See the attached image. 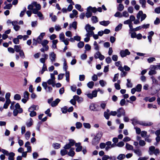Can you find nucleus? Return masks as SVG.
I'll list each match as a JSON object with an SVG mask.
<instances>
[{
	"label": "nucleus",
	"mask_w": 160,
	"mask_h": 160,
	"mask_svg": "<svg viewBox=\"0 0 160 160\" xmlns=\"http://www.w3.org/2000/svg\"><path fill=\"white\" fill-rule=\"evenodd\" d=\"M85 29L87 33L85 35V36L87 37L84 39V41L87 42L90 40V37L92 36L93 34V31L95 29V28L93 27H92L90 24H88L85 26Z\"/></svg>",
	"instance_id": "nucleus-1"
},
{
	"label": "nucleus",
	"mask_w": 160,
	"mask_h": 160,
	"mask_svg": "<svg viewBox=\"0 0 160 160\" xmlns=\"http://www.w3.org/2000/svg\"><path fill=\"white\" fill-rule=\"evenodd\" d=\"M102 135L103 133L101 131H99L92 139V144L94 145H97L99 143Z\"/></svg>",
	"instance_id": "nucleus-2"
},
{
	"label": "nucleus",
	"mask_w": 160,
	"mask_h": 160,
	"mask_svg": "<svg viewBox=\"0 0 160 160\" xmlns=\"http://www.w3.org/2000/svg\"><path fill=\"white\" fill-rule=\"evenodd\" d=\"M131 121H132V123L134 125H136L137 124H139L143 126H147L148 125V123H146L143 121L138 120L136 118H134L132 119Z\"/></svg>",
	"instance_id": "nucleus-3"
},
{
	"label": "nucleus",
	"mask_w": 160,
	"mask_h": 160,
	"mask_svg": "<svg viewBox=\"0 0 160 160\" xmlns=\"http://www.w3.org/2000/svg\"><path fill=\"white\" fill-rule=\"evenodd\" d=\"M160 90V87L159 85H156V86L153 85L151 88V95H154L156 94Z\"/></svg>",
	"instance_id": "nucleus-4"
},
{
	"label": "nucleus",
	"mask_w": 160,
	"mask_h": 160,
	"mask_svg": "<svg viewBox=\"0 0 160 160\" xmlns=\"http://www.w3.org/2000/svg\"><path fill=\"white\" fill-rule=\"evenodd\" d=\"M89 108L91 110L93 111H97L100 110L99 106L93 103L90 104Z\"/></svg>",
	"instance_id": "nucleus-5"
},
{
	"label": "nucleus",
	"mask_w": 160,
	"mask_h": 160,
	"mask_svg": "<svg viewBox=\"0 0 160 160\" xmlns=\"http://www.w3.org/2000/svg\"><path fill=\"white\" fill-rule=\"evenodd\" d=\"M146 17V15L145 14H143L142 11H140L138 13L137 16V18L138 19L141 18V22H142Z\"/></svg>",
	"instance_id": "nucleus-6"
},
{
	"label": "nucleus",
	"mask_w": 160,
	"mask_h": 160,
	"mask_svg": "<svg viewBox=\"0 0 160 160\" xmlns=\"http://www.w3.org/2000/svg\"><path fill=\"white\" fill-rule=\"evenodd\" d=\"M42 85L46 92H51L52 91V88L50 86H48L47 82H43L42 83Z\"/></svg>",
	"instance_id": "nucleus-7"
},
{
	"label": "nucleus",
	"mask_w": 160,
	"mask_h": 160,
	"mask_svg": "<svg viewBox=\"0 0 160 160\" xmlns=\"http://www.w3.org/2000/svg\"><path fill=\"white\" fill-rule=\"evenodd\" d=\"M160 152V151L158 148H155L154 146H151V155L154 154L156 156L158 155Z\"/></svg>",
	"instance_id": "nucleus-8"
},
{
	"label": "nucleus",
	"mask_w": 160,
	"mask_h": 160,
	"mask_svg": "<svg viewBox=\"0 0 160 160\" xmlns=\"http://www.w3.org/2000/svg\"><path fill=\"white\" fill-rule=\"evenodd\" d=\"M117 116L118 117H120L122 115H125V112L124 109L122 108H121L118 109L117 111Z\"/></svg>",
	"instance_id": "nucleus-9"
},
{
	"label": "nucleus",
	"mask_w": 160,
	"mask_h": 160,
	"mask_svg": "<svg viewBox=\"0 0 160 160\" xmlns=\"http://www.w3.org/2000/svg\"><path fill=\"white\" fill-rule=\"evenodd\" d=\"M120 54L121 56L123 58L126 57L127 55H130V52L128 49H126L124 50H121L120 52Z\"/></svg>",
	"instance_id": "nucleus-10"
},
{
	"label": "nucleus",
	"mask_w": 160,
	"mask_h": 160,
	"mask_svg": "<svg viewBox=\"0 0 160 160\" xmlns=\"http://www.w3.org/2000/svg\"><path fill=\"white\" fill-rule=\"evenodd\" d=\"M94 57L95 59L99 58L100 60H102L105 58V57L98 51L95 54Z\"/></svg>",
	"instance_id": "nucleus-11"
},
{
	"label": "nucleus",
	"mask_w": 160,
	"mask_h": 160,
	"mask_svg": "<svg viewBox=\"0 0 160 160\" xmlns=\"http://www.w3.org/2000/svg\"><path fill=\"white\" fill-rule=\"evenodd\" d=\"M18 23V22L17 21H13L12 22V24L13 26V28L16 31H18L20 28V26L17 24Z\"/></svg>",
	"instance_id": "nucleus-12"
},
{
	"label": "nucleus",
	"mask_w": 160,
	"mask_h": 160,
	"mask_svg": "<svg viewBox=\"0 0 160 160\" xmlns=\"http://www.w3.org/2000/svg\"><path fill=\"white\" fill-rule=\"evenodd\" d=\"M87 97L90 99H92L93 98L96 97L97 96V92L96 90L92 91V93L87 94Z\"/></svg>",
	"instance_id": "nucleus-13"
},
{
	"label": "nucleus",
	"mask_w": 160,
	"mask_h": 160,
	"mask_svg": "<svg viewBox=\"0 0 160 160\" xmlns=\"http://www.w3.org/2000/svg\"><path fill=\"white\" fill-rule=\"evenodd\" d=\"M56 58V55L53 52H52L49 54V58L51 62H54Z\"/></svg>",
	"instance_id": "nucleus-14"
},
{
	"label": "nucleus",
	"mask_w": 160,
	"mask_h": 160,
	"mask_svg": "<svg viewBox=\"0 0 160 160\" xmlns=\"http://www.w3.org/2000/svg\"><path fill=\"white\" fill-rule=\"evenodd\" d=\"M87 11L89 13H95L97 11V8L96 7H92L90 6L87 9Z\"/></svg>",
	"instance_id": "nucleus-15"
},
{
	"label": "nucleus",
	"mask_w": 160,
	"mask_h": 160,
	"mask_svg": "<svg viewBox=\"0 0 160 160\" xmlns=\"http://www.w3.org/2000/svg\"><path fill=\"white\" fill-rule=\"evenodd\" d=\"M75 146L76 147V152H79L82 151V146L81 145V143H76L75 144Z\"/></svg>",
	"instance_id": "nucleus-16"
},
{
	"label": "nucleus",
	"mask_w": 160,
	"mask_h": 160,
	"mask_svg": "<svg viewBox=\"0 0 160 160\" xmlns=\"http://www.w3.org/2000/svg\"><path fill=\"white\" fill-rule=\"evenodd\" d=\"M39 109V107L37 105H32L28 109V111H34V110H38Z\"/></svg>",
	"instance_id": "nucleus-17"
},
{
	"label": "nucleus",
	"mask_w": 160,
	"mask_h": 160,
	"mask_svg": "<svg viewBox=\"0 0 160 160\" xmlns=\"http://www.w3.org/2000/svg\"><path fill=\"white\" fill-rule=\"evenodd\" d=\"M46 82H47V84L48 83L49 85H51L53 87H54L55 86V80H53L52 79H49Z\"/></svg>",
	"instance_id": "nucleus-18"
},
{
	"label": "nucleus",
	"mask_w": 160,
	"mask_h": 160,
	"mask_svg": "<svg viewBox=\"0 0 160 160\" xmlns=\"http://www.w3.org/2000/svg\"><path fill=\"white\" fill-rule=\"evenodd\" d=\"M60 100L58 98L56 99L55 101L52 102L51 105L52 107H54L56 106L58 103L60 102Z\"/></svg>",
	"instance_id": "nucleus-19"
},
{
	"label": "nucleus",
	"mask_w": 160,
	"mask_h": 160,
	"mask_svg": "<svg viewBox=\"0 0 160 160\" xmlns=\"http://www.w3.org/2000/svg\"><path fill=\"white\" fill-rule=\"evenodd\" d=\"M45 34V32H42L40 34V35L38 38V43H41V40L43 39V37Z\"/></svg>",
	"instance_id": "nucleus-20"
},
{
	"label": "nucleus",
	"mask_w": 160,
	"mask_h": 160,
	"mask_svg": "<svg viewBox=\"0 0 160 160\" xmlns=\"http://www.w3.org/2000/svg\"><path fill=\"white\" fill-rule=\"evenodd\" d=\"M133 151L138 156H140L142 155V152L139 149H134Z\"/></svg>",
	"instance_id": "nucleus-21"
},
{
	"label": "nucleus",
	"mask_w": 160,
	"mask_h": 160,
	"mask_svg": "<svg viewBox=\"0 0 160 160\" xmlns=\"http://www.w3.org/2000/svg\"><path fill=\"white\" fill-rule=\"evenodd\" d=\"M109 23L110 22L109 21H103L99 22V23L100 25L104 26H107Z\"/></svg>",
	"instance_id": "nucleus-22"
},
{
	"label": "nucleus",
	"mask_w": 160,
	"mask_h": 160,
	"mask_svg": "<svg viewBox=\"0 0 160 160\" xmlns=\"http://www.w3.org/2000/svg\"><path fill=\"white\" fill-rule=\"evenodd\" d=\"M14 50L17 52H18L21 51V47L20 45H15L14 46Z\"/></svg>",
	"instance_id": "nucleus-23"
},
{
	"label": "nucleus",
	"mask_w": 160,
	"mask_h": 160,
	"mask_svg": "<svg viewBox=\"0 0 160 160\" xmlns=\"http://www.w3.org/2000/svg\"><path fill=\"white\" fill-rule=\"evenodd\" d=\"M15 107L16 108L15 109H18L19 110V113H21L22 112L23 110L22 109L20 108V106L19 105V104L18 103H17L15 105Z\"/></svg>",
	"instance_id": "nucleus-24"
},
{
	"label": "nucleus",
	"mask_w": 160,
	"mask_h": 160,
	"mask_svg": "<svg viewBox=\"0 0 160 160\" xmlns=\"http://www.w3.org/2000/svg\"><path fill=\"white\" fill-rule=\"evenodd\" d=\"M125 147L126 149L128 150H133V147L132 146L130 145V144L126 143V144Z\"/></svg>",
	"instance_id": "nucleus-25"
},
{
	"label": "nucleus",
	"mask_w": 160,
	"mask_h": 160,
	"mask_svg": "<svg viewBox=\"0 0 160 160\" xmlns=\"http://www.w3.org/2000/svg\"><path fill=\"white\" fill-rule=\"evenodd\" d=\"M15 155V154L13 152H10L9 155H8V160H14V157Z\"/></svg>",
	"instance_id": "nucleus-26"
},
{
	"label": "nucleus",
	"mask_w": 160,
	"mask_h": 160,
	"mask_svg": "<svg viewBox=\"0 0 160 160\" xmlns=\"http://www.w3.org/2000/svg\"><path fill=\"white\" fill-rule=\"evenodd\" d=\"M32 4L34 7H35L36 9L40 10L41 8V5L40 4L37 3V2H32Z\"/></svg>",
	"instance_id": "nucleus-27"
},
{
	"label": "nucleus",
	"mask_w": 160,
	"mask_h": 160,
	"mask_svg": "<svg viewBox=\"0 0 160 160\" xmlns=\"http://www.w3.org/2000/svg\"><path fill=\"white\" fill-rule=\"evenodd\" d=\"M124 7L123 5L121 3H120L117 7L118 10L119 11H122L123 10Z\"/></svg>",
	"instance_id": "nucleus-28"
},
{
	"label": "nucleus",
	"mask_w": 160,
	"mask_h": 160,
	"mask_svg": "<svg viewBox=\"0 0 160 160\" xmlns=\"http://www.w3.org/2000/svg\"><path fill=\"white\" fill-rule=\"evenodd\" d=\"M48 69L47 68V66L45 64H43V66L42 67V69L41 71L40 72L41 74H42L43 73L44 71H47Z\"/></svg>",
	"instance_id": "nucleus-29"
},
{
	"label": "nucleus",
	"mask_w": 160,
	"mask_h": 160,
	"mask_svg": "<svg viewBox=\"0 0 160 160\" xmlns=\"http://www.w3.org/2000/svg\"><path fill=\"white\" fill-rule=\"evenodd\" d=\"M91 20L93 23H95L98 22V18L96 16H93L91 18Z\"/></svg>",
	"instance_id": "nucleus-30"
},
{
	"label": "nucleus",
	"mask_w": 160,
	"mask_h": 160,
	"mask_svg": "<svg viewBox=\"0 0 160 160\" xmlns=\"http://www.w3.org/2000/svg\"><path fill=\"white\" fill-rule=\"evenodd\" d=\"M151 78H152V84L153 85L156 86V85H158V81L157 80L155 79L153 77H151Z\"/></svg>",
	"instance_id": "nucleus-31"
},
{
	"label": "nucleus",
	"mask_w": 160,
	"mask_h": 160,
	"mask_svg": "<svg viewBox=\"0 0 160 160\" xmlns=\"http://www.w3.org/2000/svg\"><path fill=\"white\" fill-rule=\"evenodd\" d=\"M127 83L126 85L128 88H131L132 87V84L131 82V80L129 79H127Z\"/></svg>",
	"instance_id": "nucleus-32"
},
{
	"label": "nucleus",
	"mask_w": 160,
	"mask_h": 160,
	"mask_svg": "<svg viewBox=\"0 0 160 160\" xmlns=\"http://www.w3.org/2000/svg\"><path fill=\"white\" fill-rule=\"evenodd\" d=\"M94 49L98 51L99 50V47L96 41H95L93 43Z\"/></svg>",
	"instance_id": "nucleus-33"
},
{
	"label": "nucleus",
	"mask_w": 160,
	"mask_h": 160,
	"mask_svg": "<svg viewBox=\"0 0 160 160\" xmlns=\"http://www.w3.org/2000/svg\"><path fill=\"white\" fill-rule=\"evenodd\" d=\"M75 7L76 9L80 12H82L83 11V9L81 8V6L80 4H76L75 5Z\"/></svg>",
	"instance_id": "nucleus-34"
},
{
	"label": "nucleus",
	"mask_w": 160,
	"mask_h": 160,
	"mask_svg": "<svg viewBox=\"0 0 160 160\" xmlns=\"http://www.w3.org/2000/svg\"><path fill=\"white\" fill-rule=\"evenodd\" d=\"M139 2L142 5V7L143 8L145 7V4L146 3L145 0H139Z\"/></svg>",
	"instance_id": "nucleus-35"
},
{
	"label": "nucleus",
	"mask_w": 160,
	"mask_h": 160,
	"mask_svg": "<svg viewBox=\"0 0 160 160\" xmlns=\"http://www.w3.org/2000/svg\"><path fill=\"white\" fill-rule=\"evenodd\" d=\"M68 154L70 156L73 157L75 155V152L72 150V149H71L68 153Z\"/></svg>",
	"instance_id": "nucleus-36"
},
{
	"label": "nucleus",
	"mask_w": 160,
	"mask_h": 160,
	"mask_svg": "<svg viewBox=\"0 0 160 160\" xmlns=\"http://www.w3.org/2000/svg\"><path fill=\"white\" fill-rule=\"evenodd\" d=\"M142 88V85L141 84H138L137 85L135 88L137 92H140Z\"/></svg>",
	"instance_id": "nucleus-37"
},
{
	"label": "nucleus",
	"mask_w": 160,
	"mask_h": 160,
	"mask_svg": "<svg viewBox=\"0 0 160 160\" xmlns=\"http://www.w3.org/2000/svg\"><path fill=\"white\" fill-rule=\"evenodd\" d=\"M50 17H51L52 21L53 22H55L57 19V17L55 15L53 16V13H51L50 14Z\"/></svg>",
	"instance_id": "nucleus-38"
},
{
	"label": "nucleus",
	"mask_w": 160,
	"mask_h": 160,
	"mask_svg": "<svg viewBox=\"0 0 160 160\" xmlns=\"http://www.w3.org/2000/svg\"><path fill=\"white\" fill-rule=\"evenodd\" d=\"M125 155L124 154H120L117 157V158L119 160H122L125 158Z\"/></svg>",
	"instance_id": "nucleus-39"
},
{
	"label": "nucleus",
	"mask_w": 160,
	"mask_h": 160,
	"mask_svg": "<svg viewBox=\"0 0 160 160\" xmlns=\"http://www.w3.org/2000/svg\"><path fill=\"white\" fill-rule=\"evenodd\" d=\"M70 74L69 72H66L65 73L66 80L67 81L69 82V81Z\"/></svg>",
	"instance_id": "nucleus-40"
},
{
	"label": "nucleus",
	"mask_w": 160,
	"mask_h": 160,
	"mask_svg": "<svg viewBox=\"0 0 160 160\" xmlns=\"http://www.w3.org/2000/svg\"><path fill=\"white\" fill-rule=\"evenodd\" d=\"M94 83L93 82H90L87 83V86L89 88H92L94 86Z\"/></svg>",
	"instance_id": "nucleus-41"
},
{
	"label": "nucleus",
	"mask_w": 160,
	"mask_h": 160,
	"mask_svg": "<svg viewBox=\"0 0 160 160\" xmlns=\"http://www.w3.org/2000/svg\"><path fill=\"white\" fill-rule=\"evenodd\" d=\"M48 41L47 40H44L42 42L41 40V43H39L41 44L43 47L47 45V44L48 43Z\"/></svg>",
	"instance_id": "nucleus-42"
},
{
	"label": "nucleus",
	"mask_w": 160,
	"mask_h": 160,
	"mask_svg": "<svg viewBox=\"0 0 160 160\" xmlns=\"http://www.w3.org/2000/svg\"><path fill=\"white\" fill-rule=\"evenodd\" d=\"M33 120L32 118H30V122H27L26 125L27 127H31L32 124Z\"/></svg>",
	"instance_id": "nucleus-43"
},
{
	"label": "nucleus",
	"mask_w": 160,
	"mask_h": 160,
	"mask_svg": "<svg viewBox=\"0 0 160 160\" xmlns=\"http://www.w3.org/2000/svg\"><path fill=\"white\" fill-rule=\"evenodd\" d=\"M76 128L77 129L81 128L82 127V123L80 122H77L76 123Z\"/></svg>",
	"instance_id": "nucleus-44"
},
{
	"label": "nucleus",
	"mask_w": 160,
	"mask_h": 160,
	"mask_svg": "<svg viewBox=\"0 0 160 160\" xmlns=\"http://www.w3.org/2000/svg\"><path fill=\"white\" fill-rule=\"evenodd\" d=\"M14 100H19L21 99V96L18 94H16L14 97Z\"/></svg>",
	"instance_id": "nucleus-45"
},
{
	"label": "nucleus",
	"mask_w": 160,
	"mask_h": 160,
	"mask_svg": "<svg viewBox=\"0 0 160 160\" xmlns=\"http://www.w3.org/2000/svg\"><path fill=\"white\" fill-rule=\"evenodd\" d=\"M30 135L31 133L29 131L26 132L25 134V137L27 140H28L29 138Z\"/></svg>",
	"instance_id": "nucleus-46"
},
{
	"label": "nucleus",
	"mask_w": 160,
	"mask_h": 160,
	"mask_svg": "<svg viewBox=\"0 0 160 160\" xmlns=\"http://www.w3.org/2000/svg\"><path fill=\"white\" fill-rule=\"evenodd\" d=\"M18 52H19L20 56L22 58L24 59L25 58V56L24 52L22 50Z\"/></svg>",
	"instance_id": "nucleus-47"
},
{
	"label": "nucleus",
	"mask_w": 160,
	"mask_h": 160,
	"mask_svg": "<svg viewBox=\"0 0 160 160\" xmlns=\"http://www.w3.org/2000/svg\"><path fill=\"white\" fill-rule=\"evenodd\" d=\"M28 112H30L29 115L31 117H33L37 115L36 112L34 111H28Z\"/></svg>",
	"instance_id": "nucleus-48"
},
{
	"label": "nucleus",
	"mask_w": 160,
	"mask_h": 160,
	"mask_svg": "<svg viewBox=\"0 0 160 160\" xmlns=\"http://www.w3.org/2000/svg\"><path fill=\"white\" fill-rule=\"evenodd\" d=\"M114 16L116 17H119L120 18L122 17V14L119 12H117L114 14Z\"/></svg>",
	"instance_id": "nucleus-49"
},
{
	"label": "nucleus",
	"mask_w": 160,
	"mask_h": 160,
	"mask_svg": "<svg viewBox=\"0 0 160 160\" xmlns=\"http://www.w3.org/2000/svg\"><path fill=\"white\" fill-rule=\"evenodd\" d=\"M11 102L8 101H6L5 103H4L3 105V108L7 109L8 108V107L10 103Z\"/></svg>",
	"instance_id": "nucleus-50"
},
{
	"label": "nucleus",
	"mask_w": 160,
	"mask_h": 160,
	"mask_svg": "<svg viewBox=\"0 0 160 160\" xmlns=\"http://www.w3.org/2000/svg\"><path fill=\"white\" fill-rule=\"evenodd\" d=\"M99 84H100V85L102 87H104L105 86V85L107 84L106 82H105V81H104L103 80H100L99 81Z\"/></svg>",
	"instance_id": "nucleus-51"
},
{
	"label": "nucleus",
	"mask_w": 160,
	"mask_h": 160,
	"mask_svg": "<svg viewBox=\"0 0 160 160\" xmlns=\"http://www.w3.org/2000/svg\"><path fill=\"white\" fill-rule=\"evenodd\" d=\"M59 37L61 41L65 39V36L63 32H62L59 34Z\"/></svg>",
	"instance_id": "nucleus-52"
},
{
	"label": "nucleus",
	"mask_w": 160,
	"mask_h": 160,
	"mask_svg": "<svg viewBox=\"0 0 160 160\" xmlns=\"http://www.w3.org/2000/svg\"><path fill=\"white\" fill-rule=\"evenodd\" d=\"M122 24H119L118 26H117L115 28V31L116 32H117L120 30L122 28Z\"/></svg>",
	"instance_id": "nucleus-53"
},
{
	"label": "nucleus",
	"mask_w": 160,
	"mask_h": 160,
	"mask_svg": "<svg viewBox=\"0 0 160 160\" xmlns=\"http://www.w3.org/2000/svg\"><path fill=\"white\" fill-rule=\"evenodd\" d=\"M84 46V43L83 42L80 41L78 44V47L79 48H82Z\"/></svg>",
	"instance_id": "nucleus-54"
},
{
	"label": "nucleus",
	"mask_w": 160,
	"mask_h": 160,
	"mask_svg": "<svg viewBox=\"0 0 160 160\" xmlns=\"http://www.w3.org/2000/svg\"><path fill=\"white\" fill-rule=\"evenodd\" d=\"M10 96V93L9 92L7 93L5 95V98L6 100L8 101L11 102L9 98Z\"/></svg>",
	"instance_id": "nucleus-55"
},
{
	"label": "nucleus",
	"mask_w": 160,
	"mask_h": 160,
	"mask_svg": "<svg viewBox=\"0 0 160 160\" xmlns=\"http://www.w3.org/2000/svg\"><path fill=\"white\" fill-rule=\"evenodd\" d=\"M61 154L62 156H64L68 153V151L66 149H62L61 151Z\"/></svg>",
	"instance_id": "nucleus-56"
},
{
	"label": "nucleus",
	"mask_w": 160,
	"mask_h": 160,
	"mask_svg": "<svg viewBox=\"0 0 160 160\" xmlns=\"http://www.w3.org/2000/svg\"><path fill=\"white\" fill-rule=\"evenodd\" d=\"M29 93L27 91H25L23 93V97L25 98L29 99Z\"/></svg>",
	"instance_id": "nucleus-57"
},
{
	"label": "nucleus",
	"mask_w": 160,
	"mask_h": 160,
	"mask_svg": "<svg viewBox=\"0 0 160 160\" xmlns=\"http://www.w3.org/2000/svg\"><path fill=\"white\" fill-rule=\"evenodd\" d=\"M122 17H124L125 18L128 17L129 16V14L128 12L126 11H125L122 12Z\"/></svg>",
	"instance_id": "nucleus-58"
},
{
	"label": "nucleus",
	"mask_w": 160,
	"mask_h": 160,
	"mask_svg": "<svg viewBox=\"0 0 160 160\" xmlns=\"http://www.w3.org/2000/svg\"><path fill=\"white\" fill-rule=\"evenodd\" d=\"M110 115V113L109 114L107 112H105L104 113V116L105 118L107 120L109 119Z\"/></svg>",
	"instance_id": "nucleus-59"
},
{
	"label": "nucleus",
	"mask_w": 160,
	"mask_h": 160,
	"mask_svg": "<svg viewBox=\"0 0 160 160\" xmlns=\"http://www.w3.org/2000/svg\"><path fill=\"white\" fill-rule=\"evenodd\" d=\"M83 125L84 127L90 129L91 128V125L88 123H84Z\"/></svg>",
	"instance_id": "nucleus-60"
},
{
	"label": "nucleus",
	"mask_w": 160,
	"mask_h": 160,
	"mask_svg": "<svg viewBox=\"0 0 160 160\" xmlns=\"http://www.w3.org/2000/svg\"><path fill=\"white\" fill-rule=\"evenodd\" d=\"M12 5L11 3H9L7 4L5 6H4L3 8L5 9H10L12 7Z\"/></svg>",
	"instance_id": "nucleus-61"
},
{
	"label": "nucleus",
	"mask_w": 160,
	"mask_h": 160,
	"mask_svg": "<svg viewBox=\"0 0 160 160\" xmlns=\"http://www.w3.org/2000/svg\"><path fill=\"white\" fill-rule=\"evenodd\" d=\"M124 145V143L122 141H121L117 144V146L119 147H122Z\"/></svg>",
	"instance_id": "nucleus-62"
},
{
	"label": "nucleus",
	"mask_w": 160,
	"mask_h": 160,
	"mask_svg": "<svg viewBox=\"0 0 160 160\" xmlns=\"http://www.w3.org/2000/svg\"><path fill=\"white\" fill-rule=\"evenodd\" d=\"M53 146L55 149H58L60 148V145L58 143H54Z\"/></svg>",
	"instance_id": "nucleus-63"
},
{
	"label": "nucleus",
	"mask_w": 160,
	"mask_h": 160,
	"mask_svg": "<svg viewBox=\"0 0 160 160\" xmlns=\"http://www.w3.org/2000/svg\"><path fill=\"white\" fill-rule=\"evenodd\" d=\"M71 26L75 30L77 28V22L76 21L73 22Z\"/></svg>",
	"instance_id": "nucleus-64"
}]
</instances>
